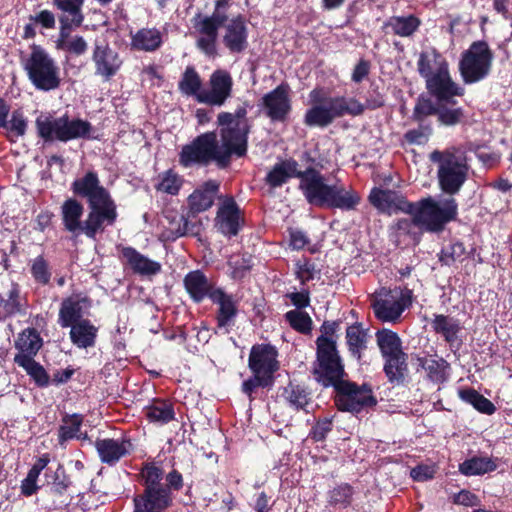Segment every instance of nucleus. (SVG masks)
<instances>
[{
	"instance_id": "f257e3e1",
	"label": "nucleus",
	"mask_w": 512,
	"mask_h": 512,
	"mask_svg": "<svg viewBox=\"0 0 512 512\" xmlns=\"http://www.w3.org/2000/svg\"><path fill=\"white\" fill-rule=\"evenodd\" d=\"M247 110L239 107L235 112H221L217 116L220 127L221 143L215 132L199 135L191 144L185 145L180 153V163L185 166L193 164H208L215 162L225 167L231 156H243L247 150V135L249 124Z\"/></svg>"
},
{
	"instance_id": "f03ea898",
	"label": "nucleus",
	"mask_w": 512,
	"mask_h": 512,
	"mask_svg": "<svg viewBox=\"0 0 512 512\" xmlns=\"http://www.w3.org/2000/svg\"><path fill=\"white\" fill-rule=\"evenodd\" d=\"M317 361L314 369L316 380L323 386H333L337 391L335 403L339 410L359 412L376 404L371 389L357 386L343 379L344 369L335 342L322 335L317 339Z\"/></svg>"
},
{
	"instance_id": "7ed1b4c3",
	"label": "nucleus",
	"mask_w": 512,
	"mask_h": 512,
	"mask_svg": "<svg viewBox=\"0 0 512 512\" xmlns=\"http://www.w3.org/2000/svg\"><path fill=\"white\" fill-rule=\"evenodd\" d=\"M299 188L307 202L313 206L353 210L361 197L351 189L339 184H328L315 168H307L298 174Z\"/></svg>"
},
{
	"instance_id": "20e7f679",
	"label": "nucleus",
	"mask_w": 512,
	"mask_h": 512,
	"mask_svg": "<svg viewBox=\"0 0 512 512\" xmlns=\"http://www.w3.org/2000/svg\"><path fill=\"white\" fill-rule=\"evenodd\" d=\"M430 160L438 164V182L446 194L458 193L467 179L469 166L465 153L460 149L433 151Z\"/></svg>"
},
{
	"instance_id": "39448f33",
	"label": "nucleus",
	"mask_w": 512,
	"mask_h": 512,
	"mask_svg": "<svg viewBox=\"0 0 512 512\" xmlns=\"http://www.w3.org/2000/svg\"><path fill=\"white\" fill-rule=\"evenodd\" d=\"M458 205L453 197H446L436 201L427 197L417 203H412L409 214L413 215L414 222L431 232L443 230L444 226L457 216Z\"/></svg>"
},
{
	"instance_id": "423d86ee",
	"label": "nucleus",
	"mask_w": 512,
	"mask_h": 512,
	"mask_svg": "<svg viewBox=\"0 0 512 512\" xmlns=\"http://www.w3.org/2000/svg\"><path fill=\"white\" fill-rule=\"evenodd\" d=\"M22 63L28 79L36 89L51 91L60 87V68L41 47L33 46L30 54L23 59Z\"/></svg>"
},
{
	"instance_id": "0eeeda50",
	"label": "nucleus",
	"mask_w": 512,
	"mask_h": 512,
	"mask_svg": "<svg viewBox=\"0 0 512 512\" xmlns=\"http://www.w3.org/2000/svg\"><path fill=\"white\" fill-rule=\"evenodd\" d=\"M36 127L40 137L47 141H69L89 135L92 127L81 119L69 120L68 117L52 118L41 115L36 119Z\"/></svg>"
},
{
	"instance_id": "6e6552de",
	"label": "nucleus",
	"mask_w": 512,
	"mask_h": 512,
	"mask_svg": "<svg viewBox=\"0 0 512 512\" xmlns=\"http://www.w3.org/2000/svg\"><path fill=\"white\" fill-rule=\"evenodd\" d=\"M411 303V291L380 288L371 296L375 316L383 322H396Z\"/></svg>"
},
{
	"instance_id": "1a4fd4ad",
	"label": "nucleus",
	"mask_w": 512,
	"mask_h": 512,
	"mask_svg": "<svg viewBox=\"0 0 512 512\" xmlns=\"http://www.w3.org/2000/svg\"><path fill=\"white\" fill-rule=\"evenodd\" d=\"M493 53L484 41L472 43L466 50L459 64V69L465 83H475L484 79L490 72Z\"/></svg>"
},
{
	"instance_id": "9d476101",
	"label": "nucleus",
	"mask_w": 512,
	"mask_h": 512,
	"mask_svg": "<svg viewBox=\"0 0 512 512\" xmlns=\"http://www.w3.org/2000/svg\"><path fill=\"white\" fill-rule=\"evenodd\" d=\"M227 6V0H217L215 10L211 16L197 15L193 19L194 28L199 34L197 47L209 56L216 53L218 28L224 25L228 19L225 12Z\"/></svg>"
},
{
	"instance_id": "9b49d317",
	"label": "nucleus",
	"mask_w": 512,
	"mask_h": 512,
	"mask_svg": "<svg viewBox=\"0 0 512 512\" xmlns=\"http://www.w3.org/2000/svg\"><path fill=\"white\" fill-rule=\"evenodd\" d=\"M232 87L230 73L222 69L215 70L209 79V89L200 92L197 100L212 106H222L231 97Z\"/></svg>"
},
{
	"instance_id": "f8f14e48",
	"label": "nucleus",
	"mask_w": 512,
	"mask_h": 512,
	"mask_svg": "<svg viewBox=\"0 0 512 512\" xmlns=\"http://www.w3.org/2000/svg\"><path fill=\"white\" fill-rule=\"evenodd\" d=\"M260 106L272 121H285L291 111L288 85L281 84L262 97Z\"/></svg>"
},
{
	"instance_id": "ddd939ff",
	"label": "nucleus",
	"mask_w": 512,
	"mask_h": 512,
	"mask_svg": "<svg viewBox=\"0 0 512 512\" xmlns=\"http://www.w3.org/2000/svg\"><path fill=\"white\" fill-rule=\"evenodd\" d=\"M72 186L74 193L85 197L90 207H103L113 203L94 172H88L84 177L75 180Z\"/></svg>"
},
{
	"instance_id": "4468645a",
	"label": "nucleus",
	"mask_w": 512,
	"mask_h": 512,
	"mask_svg": "<svg viewBox=\"0 0 512 512\" xmlns=\"http://www.w3.org/2000/svg\"><path fill=\"white\" fill-rule=\"evenodd\" d=\"M325 106L328 115L333 122L334 119L343 117L344 115L358 116L361 115L365 110V105L360 103L355 98L346 97H330L321 100ZM383 105L382 100L374 102L367 101L366 107L377 108Z\"/></svg>"
},
{
	"instance_id": "2eb2a0df",
	"label": "nucleus",
	"mask_w": 512,
	"mask_h": 512,
	"mask_svg": "<svg viewBox=\"0 0 512 512\" xmlns=\"http://www.w3.org/2000/svg\"><path fill=\"white\" fill-rule=\"evenodd\" d=\"M369 201L379 211L388 214L398 211L409 213L412 208V203H409L402 195L392 190L374 188L369 195Z\"/></svg>"
},
{
	"instance_id": "dca6fc26",
	"label": "nucleus",
	"mask_w": 512,
	"mask_h": 512,
	"mask_svg": "<svg viewBox=\"0 0 512 512\" xmlns=\"http://www.w3.org/2000/svg\"><path fill=\"white\" fill-rule=\"evenodd\" d=\"M92 60L95 65V73L105 80L113 77L122 65V59L119 54L108 45L96 44Z\"/></svg>"
},
{
	"instance_id": "f3484780",
	"label": "nucleus",
	"mask_w": 512,
	"mask_h": 512,
	"mask_svg": "<svg viewBox=\"0 0 512 512\" xmlns=\"http://www.w3.org/2000/svg\"><path fill=\"white\" fill-rule=\"evenodd\" d=\"M277 352L270 345L254 346L249 356V367L257 376H269L277 370Z\"/></svg>"
},
{
	"instance_id": "a211bd4d",
	"label": "nucleus",
	"mask_w": 512,
	"mask_h": 512,
	"mask_svg": "<svg viewBox=\"0 0 512 512\" xmlns=\"http://www.w3.org/2000/svg\"><path fill=\"white\" fill-rule=\"evenodd\" d=\"M134 503L135 512H162L171 505L172 497L168 489H144Z\"/></svg>"
},
{
	"instance_id": "6ab92c4d",
	"label": "nucleus",
	"mask_w": 512,
	"mask_h": 512,
	"mask_svg": "<svg viewBox=\"0 0 512 512\" xmlns=\"http://www.w3.org/2000/svg\"><path fill=\"white\" fill-rule=\"evenodd\" d=\"M426 87L440 100H449L453 96L463 94V89L451 79L448 67L429 78L426 81Z\"/></svg>"
},
{
	"instance_id": "aec40b11",
	"label": "nucleus",
	"mask_w": 512,
	"mask_h": 512,
	"mask_svg": "<svg viewBox=\"0 0 512 512\" xmlns=\"http://www.w3.org/2000/svg\"><path fill=\"white\" fill-rule=\"evenodd\" d=\"M212 302L218 305L217 322L219 328H227L232 325L237 314L236 301L231 295L221 289H214L209 294Z\"/></svg>"
},
{
	"instance_id": "412c9836",
	"label": "nucleus",
	"mask_w": 512,
	"mask_h": 512,
	"mask_svg": "<svg viewBox=\"0 0 512 512\" xmlns=\"http://www.w3.org/2000/svg\"><path fill=\"white\" fill-rule=\"evenodd\" d=\"M216 224L219 230L229 236L238 233L240 227L239 208L233 199L225 200L218 210Z\"/></svg>"
},
{
	"instance_id": "4be33fe9",
	"label": "nucleus",
	"mask_w": 512,
	"mask_h": 512,
	"mask_svg": "<svg viewBox=\"0 0 512 512\" xmlns=\"http://www.w3.org/2000/svg\"><path fill=\"white\" fill-rule=\"evenodd\" d=\"M90 209L87 219L83 222L81 233L93 238L97 231L102 229L104 221L113 223L116 211L113 203L105 204L103 207H90Z\"/></svg>"
},
{
	"instance_id": "5701e85b",
	"label": "nucleus",
	"mask_w": 512,
	"mask_h": 512,
	"mask_svg": "<svg viewBox=\"0 0 512 512\" xmlns=\"http://www.w3.org/2000/svg\"><path fill=\"white\" fill-rule=\"evenodd\" d=\"M88 307V300L79 296H72L63 300L58 322L61 327H72L73 324L81 321L83 309Z\"/></svg>"
},
{
	"instance_id": "b1692460",
	"label": "nucleus",
	"mask_w": 512,
	"mask_h": 512,
	"mask_svg": "<svg viewBox=\"0 0 512 512\" xmlns=\"http://www.w3.org/2000/svg\"><path fill=\"white\" fill-rule=\"evenodd\" d=\"M122 255L126 263L137 274L144 276L156 275L161 270V264L142 255L134 248L125 247Z\"/></svg>"
},
{
	"instance_id": "393cba45",
	"label": "nucleus",
	"mask_w": 512,
	"mask_h": 512,
	"mask_svg": "<svg viewBox=\"0 0 512 512\" xmlns=\"http://www.w3.org/2000/svg\"><path fill=\"white\" fill-rule=\"evenodd\" d=\"M218 189L219 183L215 180H209L195 190L188 198L191 212L200 213L209 209L214 202Z\"/></svg>"
},
{
	"instance_id": "a878e982",
	"label": "nucleus",
	"mask_w": 512,
	"mask_h": 512,
	"mask_svg": "<svg viewBox=\"0 0 512 512\" xmlns=\"http://www.w3.org/2000/svg\"><path fill=\"white\" fill-rule=\"evenodd\" d=\"M95 446L101 461L107 464H113L128 453L131 445L126 441L106 438L98 439Z\"/></svg>"
},
{
	"instance_id": "bb28decb",
	"label": "nucleus",
	"mask_w": 512,
	"mask_h": 512,
	"mask_svg": "<svg viewBox=\"0 0 512 512\" xmlns=\"http://www.w3.org/2000/svg\"><path fill=\"white\" fill-rule=\"evenodd\" d=\"M223 41L231 52H241L247 45V33L241 17L232 19L226 26Z\"/></svg>"
},
{
	"instance_id": "cd10ccee",
	"label": "nucleus",
	"mask_w": 512,
	"mask_h": 512,
	"mask_svg": "<svg viewBox=\"0 0 512 512\" xmlns=\"http://www.w3.org/2000/svg\"><path fill=\"white\" fill-rule=\"evenodd\" d=\"M83 205L77 200L67 199L61 206V215L64 227L67 231L79 235L82 232Z\"/></svg>"
},
{
	"instance_id": "c85d7f7f",
	"label": "nucleus",
	"mask_w": 512,
	"mask_h": 512,
	"mask_svg": "<svg viewBox=\"0 0 512 512\" xmlns=\"http://www.w3.org/2000/svg\"><path fill=\"white\" fill-rule=\"evenodd\" d=\"M417 65L418 71L425 81L448 67L445 58L434 49L422 52Z\"/></svg>"
},
{
	"instance_id": "c756f323",
	"label": "nucleus",
	"mask_w": 512,
	"mask_h": 512,
	"mask_svg": "<svg viewBox=\"0 0 512 512\" xmlns=\"http://www.w3.org/2000/svg\"><path fill=\"white\" fill-rule=\"evenodd\" d=\"M98 329L89 320H81L72 325L70 339L79 348L92 347L95 344Z\"/></svg>"
},
{
	"instance_id": "7c9ffc66",
	"label": "nucleus",
	"mask_w": 512,
	"mask_h": 512,
	"mask_svg": "<svg viewBox=\"0 0 512 512\" xmlns=\"http://www.w3.org/2000/svg\"><path fill=\"white\" fill-rule=\"evenodd\" d=\"M431 324L433 330L451 344L458 340V334L462 329L458 319L443 314L434 315Z\"/></svg>"
},
{
	"instance_id": "2f4dec72",
	"label": "nucleus",
	"mask_w": 512,
	"mask_h": 512,
	"mask_svg": "<svg viewBox=\"0 0 512 512\" xmlns=\"http://www.w3.org/2000/svg\"><path fill=\"white\" fill-rule=\"evenodd\" d=\"M186 291L195 302L202 301L212 292V288L206 277L200 271H192L184 278Z\"/></svg>"
},
{
	"instance_id": "473e14b6",
	"label": "nucleus",
	"mask_w": 512,
	"mask_h": 512,
	"mask_svg": "<svg viewBox=\"0 0 512 512\" xmlns=\"http://www.w3.org/2000/svg\"><path fill=\"white\" fill-rule=\"evenodd\" d=\"M161 43V33L154 28H142L133 34L131 38L132 48L140 51H155L160 47Z\"/></svg>"
},
{
	"instance_id": "72a5a7b5",
	"label": "nucleus",
	"mask_w": 512,
	"mask_h": 512,
	"mask_svg": "<svg viewBox=\"0 0 512 512\" xmlns=\"http://www.w3.org/2000/svg\"><path fill=\"white\" fill-rule=\"evenodd\" d=\"M318 95L319 92L317 90L310 92V98L315 102V105L307 110L304 122L308 126L326 127L330 125L332 121L322 101L318 98Z\"/></svg>"
},
{
	"instance_id": "f704fd0d",
	"label": "nucleus",
	"mask_w": 512,
	"mask_h": 512,
	"mask_svg": "<svg viewBox=\"0 0 512 512\" xmlns=\"http://www.w3.org/2000/svg\"><path fill=\"white\" fill-rule=\"evenodd\" d=\"M427 376L436 383L444 382L448 377L449 364L442 358L426 356L419 359Z\"/></svg>"
},
{
	"instance_id": "c9c22d12",
	"label": "nucleus",
	"mask_w": 512,
	"mask_h": 512,
	"mask_svg": "<svg viewBox=\"0 0 512 512\" xmlns=\"http://www.w3.org/2000/svg\"><path fill=\"white\" fill-rule=\"evenodd\" d=\"M297 162L294 160H286L276 164L267 175V182L273 186L278 187L284 184L291 177H298L301 171L297 170Z\"/></svg>"
},
{
	"instance_id": "e433bc0d",
	"label": "nucleus",
	"mask_w": 512,
	"mask_h": 512,
	"mask_svg": "<svg viewBox=\"0 0 512 512\" xmlns=\"http://www.w3.org/2000/svg\"><path fill=\"white\" fill-rule=\"evenodd\" d=\"M41 345L42 340L39 334L34 329H27L16 340V348L19 350V354L16 356L33 357L37 354Z\"/></svg>"
},
{
	"instance_id": "4c0bfd02",
	"label": "nucleus",
	"mask_w": 512,
	"mask_h": 512,
	"mask_svg": "<svg viewBox=\"0 0 512 512\" xmlns=\"http://www.w3.org/2000/svg\"><path fill=\"white\" fill-rule=\"evenodd\" d=\"M494 460L490 457H472L460 464L459 470L466 476L481 475L496 469Z\"/></svg>"
},
{
	"instance_id": "58836bf2",
	"label": "nucleus",
	"mask_w": 512,
	"mask_h": 512,
	"mask_svg": "<svg viewBox=\"0 0 512 512\" xmlns=\"http://www.w3.org/2000/svg\"><path fill=\"white\" fill-rule=\"evenodd\" d=\"M420 21L415 16L409 15L405 17H391L385 27L390 28L392 32L401 37L412 35L419 27Z\"/></svg>"
},
{
	"instance_id": "ea45409f",
	"label": "nucleus",
	"mask_w": 512,
	"mask_h": 512,
	"mask_svg": "<svg viewBox=\"0 0 512 512\" xmlns=\"http://www.w3.org/2000/svg\"><path fill=\"white\" fill-rule=\"evenodd\" d=\"M58 48L79 56L87 51L88 44L81 36H70L66 25H63L60 30Z\"/></svg>"
},
{
	"instance_id": "a19ab883",
	"label": "nucleus",
	"mask_w": 512,
	"mask_h": 512,
	"mask_svg": "<svg viewBox=\"0 0 512 512\" xmlns=\"http://www.w3.org/2000/svg\"><path fill=\"white\" fill-rule=\"evenodd\" d=\"M377 342L384 357L403 353L400 338L391 330L384 329L379 331L377 333Z\"/></svg>"
},
{
	"instance_id": "79ce46f5",
	"label": "nucleus",
	"mask_w": 512,
	"mask_h": 512,
	"mask_svg": "<svg viewBox=\"0 0 512 512\" xmlns=\"http://www.w3.org/2000/svg\"><path fill=\"white\" fill-rule=\"evenodd\" d=\"M54 4L63 12L67 13L66 18H62L61 22H69L70 24L79 26L83 22L81 7L84 0H53Z\"/></svg>"
},
{
	"instance_id": "37998d69",
	"label": "nucleus",
	"mask_w": 512,
	"mask_h": 512,
	"mask_svg": "<svg viewBox=\"0 0 512 512\" xmlns=\"http://www.w3.org/2000/svg\"><path fill=\"white\" fill-rule=\"evenodd\" d=\"M202 80L193 67H187L179 81L180 91L188 96H195L202 92Z\"/></svg>"
},
{
	"instance_id": "c03bdc74",
	"label": "nucleus",
	"mask_w": 512,
	"mask_h": 512,
	"mask_svg": "<svg viewBox=\"0 0 512 512\" xmlns=\"http://www.w3.org/2000/svg\"><path fill=\"white\" fill-rule=\"evenodd\" d=\"M82 421V416L78 414L66 416L59 431L60 441L63 442L72 438L86 439V434L80 432Z\"/></svg>"
},
{
	"instance_id": "a18cd8bd",
	"label": "nucleus",
	"mask_w": 512,
	"mask_h": 512,
	"mask_svg": "<svg viewBox=\"0 0 512 512\" xmlns=\"http://www.w3.org/2000/svg\"><path fill=\"white\" fill-rule=\"evenodd\" d=\"M140 475L144 482L145 489H166L161 483L164 471L156 463H146L141 469Z\"/></svg>"
},
{
	"instance_id": "49530a36",
	"label": "nucleus",
	"mask_w": 512,
	"mask_h": 512,
	"mask_svg": "<svg viewBox=\"0 0 512 512\" xmlns=\"http://www.w3.org/2000/svg\"><path fill=\"white\" fill-rule=\"evenodd\" d=\"M459 397L482 413L492 414L495 410V406L490 400L473 389L460 390Z\"/></svg>"
},
{
	"instance_id": "de8ad7c7",
	"label": "nucleus",
	"mask_w": 512,
	"mask_h": 512,
	"mask_svg": "<svg viewBox=\"0 0 512 512\" xmlns=\"http://www.w3.org/2000/svg\"><path fill=\"white\" fill-rule=\"evenodd\" d=\"M346 339L350 352L360 358L361 351L366 347V333L359 325L349 326L346 330Z\"/></svg>"
},
{
	"instance_id": "09e8293b",
	"label": "nucleus",
	"mask_w": 512,
	"mask_h": 512,
	"mask_svg": "<svg viewBox=\"0 0 512 512\" xmlns=\"http://www.w3.org/2000/svg\"><path fill=\"white\" fill-rule=\"evenodd\" d=\"M15 363L19 366L23 367L26 372L34 378V380L40 384L44 385L48 381L47 374L44 368L38 364L33 357L30 356H15Z\"/></svg>"
},
{
	"instance_id": "8fccbe9b",
	"label": "nucleus",
	"mask_w": 512,
	"mask_h": 512,
	"mask_svg": "<svg viewBox=\"0 0 512 512\" xmlns=\"http://www.w3.org/2000/svg\"><path fill=\"white\" fill-rule=\"evenodd\" d=\"M146 416L151 422L165 424L173 419L174 412L170 404L158 402L146 408Z\"/></svg>"
},
{
	"instance_id": "3c124183",
	"label": "nucleus",
	"mask_w": 512,
	"mask_h": 512,
	"mask_svg": "<svg viewBox=\"0 0 512 512\" xmlns=\"http://www.w3.org/2000/svg\"><path fill=\"white\" fill-rule=\"evenodd\" d=\"M285 318L290 326L301 333H309L312 327V319L306 313L299 309L288 311Z\"/></svg>"
},
{
	"instance_id": "603ef678",
	"label": "nucleus",
	"mask_w": 512,
	"mask_h": 512,
	"mask_svg": "<svg viewBox=\"0 0 512 512\" xmlns=\"http://www.w3.org/2000/svg\"><path fill=\"white\" fill-rule=\"evenodd\" d=\"M385 364V372L390 380L399 379L403 376L406 369L405 354L387 356Z\"/></svg>"
},
{
	"instance_id": "864d4df0",
	"label": "nucleus",
	"mask_w": 512,
	"mask_h": 512,
	"mask_svg": "<svg viewBox=\"0 0 512 512\" xmlns=\"http://www.w3.org/2000/svg\"><path fill=\"white\" fill-rule=\"evenodd\" d=\"M181 186V180L177 174L168 170L159 176V182L156 185L158 191L175 195Z\"/></svg>"
},
{
	"instance_id": "5fc2aeb1",
	"label": "nucleus",
	"mask_w": 512,
	"mask_h": 512,
	"mask_svg": "<svg viewBox=\"0 0 512 512\" xmlns=\"http://www.w3.org/2000/svg\"><path fill=\"white\" fill-rule=\"evenodd\" d=\"M285 397L296 408H305L309 403L308 393L299 385L289 384L285 389Z\"/></svg>"
},
{
	"instance_id": "6e6d98bb",
	"label": "nucleus",
	"mask_w": 512,
	"mask_h": 512,
	"mask_svg": "<svg viewBox=\"0 0 512 512\" xmlns=\"http://www.w3.org/2000/svg\"><path fill=\"white\" fill-rule=\"evenodd\" d=\"M6 296L7 298L0 296V308H3L5 315L18 312L20 310L18 288L12 286V288L6 293Z\"/></svg>"
},
{
	"instance_id": "4d7b16f0",
	"label": "nucleus",
	"mask_w": 512,
	"mask_h": 512,
	"mask_svg": "<svg viewBox=\"0 0 512 512\" xmlns=\"http://www.w3.org/2000/svg\"><path fill=\"white\" fill-rule=\"evenodd\" d=\"M352 496V488L347 485H339L330 491V502L334 504H348Z\"/></svg>"
},
{
	"instance_id": "13d9d810",
	"label": "nucleus",
	"mask_w": 512,
	"mask_h": 512,
	"mask_svg": "<svg viewBox=\"0 0 512 512\" xmlns=\"http://www.w3.org/2000/svg\"><path fill=\"white\" fill-rule=\"evenodd\" d=\"M5 128L16 136H23L26 132L27 122L21 112L14 111L11 120L8 121V126Z\"/></svg>"
},
{
	"instance_id": "bf43d9fd",
	"label": "nucleus",
	"mask_w": 512,
	"mask_h": 512,
	"mask_svg": "<svg viewBox=\"0 0 512 512\" xmlns=\"http://www.w3.org/2000/svg\"><path fill=\"white\" fill-rule=\"evenodd\" d=\"M32 274L34 278L43 284L48 283L50 279V273L48 271L47 263L41 257L34 260L32 265Z\"/></svg>"
},
{
	"instance_id": "052dcab7",
	"label": "nucleus",
	"mask_w": 512,
	"mask_h": 512,
	"mask_svg": "<svg viewBox=\"0 0 512 512\" xmlns=\"http://www.w3.org/2000/svg\"><path fill=\"white\" fill-rule=\"evenodd\" d=\"M465 254V248L461 243H455L451 245V247L445 251H443V255L441 260L446 265H450L452 262L460 261Z\"/></svg>"
},
{
	"instance_id": "680f3d73",
	"label": "nucleus",
	"mask_w": 512,
	"mask_h": 512,
	"mask_svg": "<svg viewBox=\"0 0 512 512\" xmlns=\"http://www.w3.org/2000/svg\"><path fill=\"white\" fill-rule=\"evenodd\" d=\"M197 213H192L191 210L184 216V225L187 230V235L198 236L203 229V222L196 217Z\"/></svg>"
},
{
	"instance_id": "e2e57ef3",
	"label": "nucleus",
	"mask_w": 512,
	"mask_h": 512,
	"mask_svg": "<svg viewBox=\"0 0 512 512\" xmlns=\"http://www.w3.org/2000/svg\"><path fill=\"white\" fill-rule=\"evenodd\" d=\"M437 112V109L433 105V103L428 99H420L418 100L415 108H414V116L417 120L421 121L424 117L433 115Z\"/></svg>"
},
{
	"instance_id": "0e129e2a",
	"label": "nucleus",
	"mask_w": 512,
	"mask_h": 512,
	"mask_svg": "<svg viewBox=\"0 0 512 512\" xmlns=\"http://www.w3.org/2000/svg\"><path fill=\"white\" fill-rule=\"evenodd\" d=\"M182 236H187L183 215L179 216L178 219L170 221L169 226L167 227V238L176 239Z\"/></svg>"
},
{
	"instance_id": "69168bd1",
	"label": "nucleus",
	"mask_w": 512,
	"mask_h": 512,
	"mask_svg": "<svg viewBox=\"0 0 512 512\" xmlns=\"http://www.w3.org/2000/svg\"><path fill=\"white\" fill-rule=\"evenodd\" d=\"M463 114L460 109H445L438 111V119L443 125H455L460 122Z\"/></svg>"
},
{
	"instance_id": "338daca9",
	"label": "nucleus",
	"mask_w": 512,
	"mask_h": 512,
	"mask_svg": "<svg viewBox=\"0 0 512 512\" xmlns=\"http://www.w3.org/2000/svg\"><path fill=\"white\" fill-rule=\"evenodd\" d=\"M435 474V468L434 466L429 465H418L411 469L410 476L415 480L419 482L427 481L429 479H432Z\"/></svg>"
},
{
	"instance_id": "774afa93",
	"label": "nucleus",
	"mask_w": 512,
	"mask_h": 512,
	"mask_svg": "<svg viewBox=\"0 0 512 512\" xmlns=\"http://www.w3.org/2000/svg\"><path fill=\"white\" fill-rule=\"evenodd\" d=\"M430 131H424L421 129L410 130L405 134V139L411 144L421 145L428 140Z\"/></svg>"
}]
</instances>
